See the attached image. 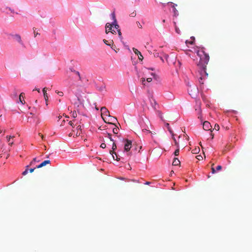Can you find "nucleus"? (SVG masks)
Listing matches in <instances>:
<instances>
[{"instance_id":"43","label":"nucleus","mask_w":252,"mask_h":252,"mask_svg":"<svg viewBox=\"0 0 252 252\" xmlns=\"http://www.w3.org/2000/svg\"><path fill=\"white\" fill-rule=\"evenodd\" d=\"M198 119H200L201 121L202 122V120H203V117H202V116L201 114H199L198 116Z\"/></svg>"},{"instance_id":"53","label":"nucleus","mask_w":252,"mask_h":252,"mask_svg":"<svg viewBox=\"0 0 252 252\" xmlns=\"http://www.w3.org/2000/svg\"><path fill=\"white\" fill-rule=\"evenodd\" d=\"M39 135L40 136H41V138H42V139H43L44 136H43V135L42 134H41V133H39Z\"/></svg>"},{"instance_id":"48","label":"nucleus","mask_w":252,"mask_h":252,"mask_svg":"<svg viewBox=\"0 0 252 252\" xmlns=\"http://www.w3.org/2000/svg\"><path fill=\"white\" fill-rule=\"evenodd\" d=\"M221 166L220 165H218L217 167V170H220L221 169Z\"/></svg>"},{"instance_id":"33","label":"nucleus","mask_w":252,"mask_h":252,"mask_svg":"<svg viewBox=\"0 0 252 252\" xmlns=\"http://www.w3.org/2000/svg\"><path fill=\"white\" fill-rule=\"evenodd\" d=\"M56 93L60 96H62L63 95V93L62 92L56 91Z\"/></svg>"},{"instance_id":"36","label":"nucleus","mask_w":252,"mask_h":252,"mask_svg":"<svg viewBox=\"0 0 252 252\" xmlns=\"http://www.w3.org/2000/svg\"><path fill=\"white\" fill-rule=\"evenodd\" d=\"M107 135H108V137L109 138L110 141L114 142V140L112 139V138L111 137V135L109 133H108Z\"/></svg>"},{"instance_id":"39","label":"nucleus","mask_w":252,"mask_h":252,"mask_svg":"<svg viewBox=\"0 0 252 252\" xmlns=\"http://www.w3.org/2000/svg\"><path fill=\"white\" fill-rule=\"evenodd\" d=\"M200 146H201V147L202 148V153L204 154V155H205V152L204 151V147H203V145H202L201 142H200Z\"/></svg>"},{"instance_id":"35","label":"nucleus","mask_w":252,"mask_h":252,"mask_svg":"<svg viewBox=\"0 0 252 252\" xmlns=\"http://www.w3.org/2000/svg\"><path fill=\"white\" fill-rule=\"evenodd\" d=\"M115 156H116V158H115L114 156L113 155H112V156H113V159H115V160H117V161H119V160H120V158H118V157L117 156V154H115Z\"/></svg>"},{"instance_id":"58","label":"nucleus","mask_w":252,"mask_h":252,"mask_svg":"<svg viewBox=\"0 0 252 252\" xmlns=\"http://www.w3.org/2000/svg\"><path fill=\"white\" fill-rule=\"evenodd\" d=\"M162 22H163V23H164V22H165V20L164 19H163V20H162Z\"/></svg>"},{"instance_id":"64","label":"nucleus","mask_w":252,"mask_h":252,"mask_svg":"<svg viewBox=\"0 0 252 252\" xmlns=\"http://www.w3.org/2000/svg\"><path fill=\"white\" fill-rule=\"evenodd\" d=\"M1 133V130H0V133Z\"/></svg>"},{"instance_id":"15","label":"nucleus","mask_w":252,"mask_h":252,"mask_svg":"<svg viewBox=\"0 0 252 252\" xmlns=\"http://www.w3.org/2000/svg\"><path fill=\"white\" fill-rule=\"evenodd\" d=\"M165 126H166L167 128L168 129V131L170 133V134L172 135V136H174V134L173 133V131H172V130L171 129V127H170L169 124L168 123H166L165 124Z\"/></svg>"},{"instance_id":"20","label":"nucleus","mask_w":252,"mask_h":252,"mask_svg":"<svg viewBox=\"0 0 252 252\" xmlns=\"http://www.w3.org/2000/svg\"><path fill=\"white\" fill-rule=\"evenodd\" d=\"M200 151V148L199 147H196L194 149L192 150V153L194 154H197Z\"/></svg>"},{"instance_id":"18","label":"nucleus","mask_w":252,"mask_h":252,"mask_svg":"<svg viewBox=\"0 0 252 252\" xmlns=\"http://www.w3.org/2000/svg\"><path fill=\"white\" fill-rule=\"evenodd\" d=\"M194 40H195V38L194 37H191L190 40H186V43L187 44H192L193 43Z\"/></svg>"},{"instance_id":"32","label":"nucleus","mask_w":252,"mask_h":252,"mask_svg":"<svg viewBox=\"0 0 252 252\" xmlns=\"http://www.w3.org/2000/svg\"><path fill=\"white\" fill-rule=\"evenodd\" d=\"M220 129V126H219V125L218 124H215V126H214V128L213 129H215L217 131H218Z\"/></svg>"},{"instance_id":"22","label":"nucleus","mask_w":252,"mask_h":252,"mask_svg":"<svg viewBox=\"0 0 252 252\" xmlns=\"http://www.w3.org/2000/svg\"><path fill=\"white\" fill-rule=\"evenodd\" d=\"M172 139L174 140L175 145L176 146V147H179V143L177 141V140L175 139L174 137V136H172Z\"/></svg>"},{"instance_id":"16","label":"nucleus","mask_w":252,"mask_h":252,"mask_svg":"<svg viewBox=\"0 0 252 252\" xmlns=\"http://www.w3.org/2000/svg\"><path fill=\"white\" fill-rule=\"evenodd\" d=\"M14 137V136H6V138L7 139L8 142L9 143V145H12L13 144V141H11L10 139H11V138L13 139Z\"/></svg>"},{"instance_id":"50","label":"nucleus","mask_w":252,"mask_h":252,"mask_svg":"<svg viewBox=\"0 0 252 252\" xmlns=\"http://www.w3.org/2000/svg\"><path fill=\"white\" fill-rule=\"evenodd\" d=\"M142 131L144 132H147L149 133V130H147V129H143L142 130Z\"/></svg>"},{"instance_id":"54","label":"nucleus","mask_w":252,"mask_h":252,"mask_svg":"<svg viewBox=\"0 0 252 252\" xmlns=\"http://www.w3.org/2000/svg\"><path fill=\"white\" fill-rule=\"evenodd\" d=\"M34 90L35 91H37L39 93L40 92V90L39 89H35L33 90V91H34Z\"/></svg>"},{"instance_id":"47","label":"nucleus","mask_w":252,"mask_h":252,"mask_svg":"<svg viewBox=\"0 0 252 252\" xmlns=\"http://www.w3.org/2000/svg\"><path fill=\"white\" fill-rule=\"evenodd\" d=\"M146 80L148 82H151L152 81V78H148Z\"/></svg>"},{"instance_id":"62","label":"nucleus","mask_w":252,"mask_h":252,"mask_svg":"<svg viewBox=\"0 0 252 252\" xmlns=\"http://www.w3.org/2000/svg\"><path fill=\"white\" fill-rule=\"evenodd\" d=\"M205 74H206V76L208 75V74L206 72L205 73Z\"/></svg>"},{"instance_id":"30","label":"nucleus","mask_w":252,"mask_h":252,"mask_svg":"<svg viewBox=\"0 0 252 252\" xmlns=\"http://www.w3.org/2000/svg\"><path fill=\"white\" fill-rule=\"evenodd\" d=\"M196 158L199 160H202L203 159V157L200 155L197 156Z\"/></svg>"},{"instance_id":"21","label":"nucleus","mask_w":252,"mask_h":252,"mask_svg":"<svg viewBox=\"0 0 252 252\" xmlns=\"http://www.w3.org/2000/svg\"><path fill=\"white\" fill-rule=\"evenodd\" d=\"M71 71L73 72L76 75L78 76L79 80L82 81L81 77L80 76V73L78 71L75 70H71Z\"/></svg>"},{"instance_id":"41","label":"nucleus","mask_w":252,"mask_h":252,"mask_svg":"<svg viewBox=\"0 0 252 252\" xmlns=\"http://www.w3.org/2000/svg\"><path fill=\"white\" fill-rule=\"evenodd\" d=\"M35 161H36V158H34L33 160L31 162L30 165H32Z\"/></svg>"},{"instance_id":"25","label":"nucleus","mask_w":252,"mask_h":252,"mask_svg":"<svg viewBox=\"0 0 252 252\" xmlns=\"http://www.w3.org/2000/svg\"><path fill=\"white\" fill-rule=\"evenodd\" d=\"M29 165H27L26 166V169L22 173V175H26L28 173V171H29L28 167H29Z\"/></svg>"},{"instance_id":"9","label":"nucleus","mask_w":252,"mask_h":252,"mask_svg":"<svg viewBox=\"0 0 252 252\" xmlns=\"http://www.w3.org/2000/svg\"><path fill=\"white\" fill-rule=\"evenodd\" d=\"M14 38L17 40L19 43L22 44V41L21 39V37L19 34H16L13 35Z\"/></svg>"},{"instance_id":"55","label":"nucleus","mask_w":252,"mask_h":252,"mask_svg":"<svg viewBox=\"0 0 252 252\" xmlns=\"http://www.w3.org/2000/svg\"><path fill=\"white\" fill-rule=\"evenodd\" d=\"M202 125H203V129H205V128H204L205 122H203L202 123Z\"/></svg>"},{"instance_id":"5","label":"nucleus","mask_w":252,"mask_h":252,"mask_svg":"<svg viewBox=\"0 0 252 252\" xmlns=\"http://www.w3.org/2000/svg\"><path fill=\"white\" fill-rule=\"evenodd\" d=\"M25 98V94L24 93H21L19 97V101H17L18 103L19 102H21L22 104H24L25 103V101L24 100Z\"/></svg>"},{"instance_id":"23","label":"nucleus","mask_w":252,"mask_h":252,"mask_svg":"<svg viewBox=\"0 0 252 252\" xmlns=\"http://www.w3.org/2000/svg\"><path fill=\"white\" fill-rule=\"evenodd\" d=\"M81 126L80 125H78L77 127V132L76 134V136H79L80 135V133H81V132H79V130H80L81 131Z\"/></svg>"},{"instance_id":"2","label":"nucleus","mask_w":252,"mask_h":252,"mask_svg":"<svg viewBox=\"0 0 252 252\" xmlns=\"http://www.w3.org/2000/svg\"><path fill=\"white\" fill-rule=\"evenodd\" d=\"M212 126L211 125L210 123L208 122V121H206V131H207L210 135V137L208 138V139L209 138L213 139L214 137V134L212 133Z\"/></svg>"},{"instance_id":"44","label":"nucleus","mask_w":252,"mask_h":252,"mask_svg":"<svg viewBox=\"0 0 252 252\" xmlns=\"http://www.w3.org/2000/svg\"><path fill=\"white\" fill-rule=\"evenodd\" d=\"M136 24H137V26H138L139 28H140V29H141V28H142V26H141V25L140 24V23L139 22H136Z\"/></svg>"},{"instance_id":"17","label":"nucleus","mask_w":252,"mask_h":252,"mask_svg":"<svg viewBox=\"0 0 252 252\" xmlns=\"http://www.w3.org/2000/svg\"><path fill=\"white\" fill-rule=\"evenodd\" d=\"M112 27H114L117 30L119 29V26L118 25L117 21H113L112 24Z\"/></svg>"},{"instance_id":"61","label":"nucleus","mask_w":252,"mask_h":252,"mask_svg":"<svg viewBox=\"0 0 252 252\" xmlns=\"http://www.w3.org/2000/svg\"><path fill=\"white\" fill-rule=\"evenodd\" d=\"M127 155L128 156H129V153H127Z\"/></svg>"},{"instance_id":"38","label":"nucleus","mask_w":252,"mask_h":252,"mask_svg":"<svg viewBox=\"0 0 252 252\" xmlns=\"http://www.w3.org/2000/svg\"><path fill=\"white\" fill-rule=\"evenodd\" d=\"M106 146V145L104 143H103L100 145V147L103 149L105 148Z\"/></svg>"},{"instance_id":"13","label":"nucleus","mask_w":252,"mask_h":252,"mask_svg":"<svg viewBox=\"0 0 252 252\" xmlns=\"http://www.w3.org/2000/svg\"><path fill=\"white\" fill-rule=\"evenodd\" d=\"M117 149V146L116 144L114 142H113V145H112V150L110 151V154L112 155L113 154H116V153L114 152V150H115Z\"/></svg>"},{"instance_id":"28","label":"nucleus","mask_w":252,"mask_h":252,"mask_svg":"<svg viewBox=\"0 0 252 252\" xmlns=\"http://www.w3.org/2000/svg\"><path fill=\"white\" fill-rule=\"evenodd\" d=\"M111 17H112V19H113V21H117L114 12H113L111 14Z\"/></svg>"},{"instance_id":"56","label":"nucleus","mask_w":252,"mask_h":252,"mask_svg":"<svg viewBox=\"0 0 252 252\" xmlns=\"http://www.w3.org/2000/svg\"><path fill=\"white\" fill-rule=\"evenodd\" d=\"M150 183H150V182H146V183H145V184H146V185H150Z\"/></svg>"},{"instance_id":"52","label":"nucleus","mask_w":252,"mask_h":252,"mask_svg":"<svg viewBox=\"0 0 252 252\" xmlns=\"http://www.w3.org/2000/svg\"><path fill=\"white\" fill-rule=\"evenodd\" d=\"M212 172L213 173H214L216 172V170H215V169L213 167H212Z\"/></svg>"},{"instance_id":"60","label":"nucleus","mask_w":252,"mask_h":252,"mask_svg":"<svg viewBox=\"0 0 252 252\" xmlns=\"http://www.w3.org/2000/svg\"><path fill=\"white\" fill-rule=\"evenodd\" d=\"M14 95H15V96L16 97V95H17V94H14Z\"/></svg>"},{"instance_id":"8","label":"nucleus","mask_w":252,"mask_h":252,"mask_svg":"<svg viewBox=\"0 0 252 252\" xmlns=\"http://www.w3.org/2000/svg\"><path fill=\"white\" fill-rule=\"evenodd\" d=\"M50 163V161L49 160H46L44 161H43L42 163H41L39 165H37L36 166L37 168L42 167L44 166H45L47 164Z\"/></svg>"},{"instance_id":"7","label":"nucleus","mask_w":252,"mask_h":252,"mask_svg":"<svg viewBox=\"0 0 252 252\" xmlns=\"http://www.w3.org/2000/svg\"><path fill=\"white\" fill-rule=\"evenodd\" d=\"M133 51L135 54H137L138 56V58L140 60L142 61L143 59V57L142 55L140 52H139L137 49L133 48Z\"/></svg>"},{"instance_id":"11","label":"nucleus","mask_w":252,"mask_h":252,"mask_svg":"<svg viewBox=\"0 0 252 252\" xmlns=\"http://www.w3.org/2000/svg\"><path fill=\"white\" fill-rule=\"evenodd\" d=\"M103 42L107 45H108V46H111V45H113V44H114V42L113 41V40H107L106 39H103Z\"/></svg>"},{"instance_id":"40","label":"nucleus","mask_w":252,"mask_h":252,"mask_svg":"<svg viewBox=\"0 0 252 252\" xmlns=\"http://www.w3.org/2000/svg\"><path fill=\"white\" fill-rule=\"evenodd\" d=\"M74 120L73 121H71L69 122V124L72 126V127L74 126Z\"/></svg>"},{"instance_id":"6","label":"nucleus","mask_w":252,"mask_h":252,"mask_svg":"<svg viewBox=\"0 0 252 252\" xmlns=\"http://www.w3.org/2000/svg\"><path fill=\"white\" fill-rule=\"evenodd\" d=\"M112 25H111L110 23H107L105 25V32L106 34H108V32H111L112 31Z\"/></svg>"},{"instance_id":"4","label":"nucleus","mask_w":252,"mask_h":252,"mask_svg":"<svg viewBox=\"0 0 252 252\" xmlns=\"http://www.w3.org/2000/svg\"><path fill=\"white\" fill-rule=\"evenodd\" d=\"M126 142L125 144L124 149L125 151L128 152L131 147V141L130 140H126Z\"/></svg>"},{"instance_id":"42","label":"nucleus","mask_w":252,"mask_h":252,"mask_svg":"<svg viewBox=\"0 0 252 252\" xmlns=\"http://www.w3.org/2000/svg\"><path fill=\"white\" fill-rule=\"evenodd\" d=\"M141 81L143 85H145L144 82H145V78H142L141 79Z\"/></svg>"},{"instance_id":"29","label":"nucleus","mask_w":252,"mask_h":252,"mask_svg":"<svg viewBox=\"0 0 252 252\" xmlns=\"http://www.w3.org/2000/svg\"><path fill=\"white\" fill-rule=\"evenodd\" d=\"M33 33H34V37H35L37 35H39V33L35 31L36 29L35 28H33Z\"/></svg>"},{"instance_id":"51","label":"nucleus","mask_w":252,"mask_h":252,"mask_svg":"<svg viewBox=\"0 0 252 252\" xmlns=\"http://www.w3.org/2000/svg\"><path fill=\"white\" fill-rule=\"evenodd\" d=\"M149 133H151L152 134H156V132H152L151 131H149Z\"/></svg>"},{"instance_id":"59","label":"nucleus","mask_w":252,"mask_h":252,"mask_svg":"<svg viewBox=\"0 0 252 252\" xmlns=\"http://www.w3.org/2000/svg\"><path fill=\"white\" fill-rule=\"evenodd\" d=\"M155 75V74L154 73H152V75L154 76Z\"/></svg>"},{"instance_id":"57","label":"nucleus","mask_w":252,"mask_h":252,"mask_svg":"<svg viewBox=\"0 0 252 252\" xmlns=\"http://www.w3.org/2000/svg\"><path fill=\"white\" fill-rule=\"evenodd\" d=\"M200 113H201V111H200V107H199V113H200Z\"/></svg>"},{"instance_id":"19","label":"nucleus","mask_w":252,"mask_h":252,"mask_svg":"<svg viewBox=\"0 0 252 252\" xmlns=\"http://www.w3.org/2000/svg\"><path fill=\"white\" fill-rule=\"evenodd\" d=\"M110 118V119L108 120V123L109 124H112V122H110L109 121H111V122H115V121H117V119L115 117H111L110 116V117H109Z\"/></svg>"},{"instance_id":"10","label":"nucleus","mask_w":252,"mask_h":252,"mask_svg":"<svg viewBox=\"0 0 252 252\" xmlns=\"http://www.w3.org/2000/svg\"><path fill=\"white\" fill-rule=\"evenodd\" d=\"M177 6V4H173L172 6V7L173 8V13H174V16H177L178 15V10L176 9L175 6Z\"/></svg>"},{"instance_id":"26","label":"nucleus","mask_w":252,"mask_h":252,"mask_svg":"<svg viewBox=\"0 0 252 252\" xmlns=\"http://www.w3.org/2000/svg\"><path fill=\"white\" fill-rule=\"evenodd\" d=\"M174 154L175 156H177L179 155V147H177V149L174 152Z\"/></svg>"},{"instance_id":"24","label":"nucleus","mask_w":252,"mask_h":252,"mask_svg":"<svg viewBox=\"0 0 252 252\" xmlns=\"http://www.w3.org/2000/svg\"><path fill=\"white\" fill-rule=\"evenodd\" d=\"M174 24L175 31L176 32V33H177L178 34H180V31L179 28H178L177 27L176 22H174Z\"/></svg>"},{"instance_id":"14","label":"nucleus","mask_w":252,"mask_h":252,"mask_svg":"<svg viewBox=\"0 0 252 252\" xmlns=\"http://www.w3.org/2000/svg\"><path fill=\"white\" fill-rule=\"evenodd\" d=\"M43 95H44V98L45 99V101H46V104L47 105V101H48V96H47V93H46V88H44L43 89Z\"/></svg>"},{"instance_id":"45","label":"nucleus","mask_w":252,"mask_h":252,"mask_svg":"<svg viewBox=\"0 0 252 252\" xmlns=\"http://www.w3.org/2000/svg\"><path fill=\"white\" fill-rule=\"evenodd\" d=\"M205 57H206V64H207L206 62H207V61H208V60H209V56H208V55H207L206 54Z\"/></svg>"},{"instance_id":"27","label":"nucleus","mask_w":252,"mask_h":252,"mask_svg":"<svg viewBox=\"0 0 252 252\" xmlns=\"http://www.w3.org/2000/svg\"><path fill=\"white\" fill-rule=\"evenodd\" d=\"M130 16L131 17H135L136 15V12L135 10H134L132 12H131L129 14Z\"/></svg>"},{"instance_id":"1","label":"nucleus","mask_w":252,"mask_h":252,"mask_svg":"<svg viewBox=\"0 0 252 252\" xmlns=\"http://www.w3.org/2000/svg\"><path fill=\"white\" fill-rule=\"evenodd\" d=\"M196 54L197 56L194 60L198 66V72L199 75L198 80L199 90L201 93L203 94L205 78V51L204 48H199L196 51Z\"/></svg>"},{"instance_id":"37","label":"nucleus","mask_w":252,"mask_h":252,"mask_svg":"<svg viewBox=\"0 0 252 252\" xmlns=\"http://www.w3.org/2000/svg\"><path fill=\"white\" fill-rule=\"evenodd\" d=\"M117 32H118V34H119L120 37L121 38L122 37V33H121V30L119 29L117 30Z\"/></svg>"},{"instance_id":"63","label":"nucleus","mask_w":252,"mask_h":252,"mask_svg":"<svg viewBox=\"0 0 252 252\" xmlns=\"http://www.w3.org/2000/svg\"><path fill=\"white\" fill-rule=\"evenodd\" d=\"M170 3V2H168V3ZM171 4H172V2H171Z\"/></svg>"},{"instance_id":"3","label":"nucleus","mask_w":252,"mask_h":252,"mask_svg":"<svg viewBox=\"0 0 252 252\" xmlns=\"http://www.w3.org/2000/svg\"><path fill=\"white\" fill-rule=\"evenodd\" d=\"M100 111L102 119H103L105 123H107L106 121L105 120L106 118H104L103 116L110 117L109 111L105 107H101L100 109Z\"/></svg>"},{"instance_id":"46","label":"nucleus","mask_w":252,"mask_h":252,"mask_svg":"<svg viewBox=\"0 0 252 252\" xmlns=\"http://www.w3.org/2000/svg\"><path fill=\"white\" fill-rule=\"evenodd\" d=\"M35 168H36V167H35V168H31V169L29 170L30 172V173H32V172L34 171V169H35Z\"/></svg>"},{"instance_id":"12","label":"nucleus","mask_w":252,"mask_h":252,"mask_svg":"<svg viewBox=\"0 0 252 252\" xmlns=\"http://www.w3.org/2000/svg\"><path fill=\"white\" fill-rule=\"evenodd\" d=\"M172 164L174 166H178L180 164V161L178 158H175L173 159Z\"/></svg>"},{"instance_id":"34","label":"nucleus","mask_w":252,"mask_h":252,"mask_svg":"<svg viewBox=\"0 0 252 252\" xmlns=\"http://www.w3.org/2000/svg\"><path fill=\"white\" fill-rule=\"evenodd\" d=\"M72 116L74 118H75L77 117V113L76 112V111H73L72 113Z\"/></svg>"},{"instance_id":"31","label":"nucleus","mask_w":252,"mask_h":252,"mask_svg":"<svg viewBox=\"0 0 252 252\" xmlns=\"http://www.w3.org/2000/svg\"><path fill=\"white\" fill-rule=\"evenodd\" d=\"M118 131H119V128L118 127L114 128L113 129V132L115 134H117L118 133Z\"/></svg>"},{"instance_id":"49","label":"nucleus","mask_w":252,"mask_h":252,"mask_svg":"<svg viewBox=\"0 0 252 252\" xmlns=\"http://www.w3.org/2000/svg\"><path fill=\"white\" fill-rule=\"evenodd\" d=\"M111 32L113 34H116V32L115 30H112V31H111Z\"/></svg>"}]
</instances>
